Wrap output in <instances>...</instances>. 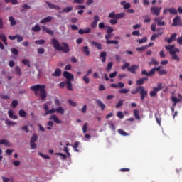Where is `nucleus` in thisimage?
<instances>
[{
    "mask_svg": "<svg viewBox=\"0 0 182 182\" xmlns=\"http://www.w3.org/2000/svg\"><path fill=\"white\" fill-rule=\"evenodd\" d=\"M87 126H89V124H87V122H85L82 127V132L84 134L87 133Z\"/></svg>",
    "mask_w": 182,
    "mask_h": 182,
    "instance_id": "nucleus-47",
    "label": "nucleus"
},
{
    "mask_svg": "<svg viewBox=\"0 0 182 182\" xmlns=\"http://www.w3.org/2000/svg\"><path fill=\"white\" fill-rule=\"evenodd\" d=\"M119 43V41L117 40H109L107 41V45H117Z\"/></svg>",
    "mask_w": 182,
    "mask_h": 182,
    "instance_id": "nucleus-32",
    "label": "nucleus"
},
{
    "mask_svg": "<svg viewBox=\"0 0 182 182\" xmlns=\"http://www.w3.org/2000/svg\"><path fill=\"white\" fill-rule=\"evenodd\" d=\"M161 69V67L158 66V67H154L152 68L149 73L146 70H143L141 71V75H146V76H154L156 75V71L159 72V74L161 76H163V75H167V71L164 69Z\"/></svg>",
    "mask_w": 182,
    "mask_h": 182,
    "instance_id": "nucleus-3",
    "label": "nucleus"
},
{
    "mask_svg": "<svg viewBox=\"0 0 182 182\" xmlns=\"http://www.w3.org/2000/svg\"><path fill=\"white\" fill-rule=\"evenodd\" d=\"M65 85H67L68 90H73L72 87V82L71 81H66Z\"/></svg>",
    "mask_w": 182,
    "mask_h": 182,
    "instance_id": "nucleus-39",
    "label": "nucleus"
},
{
    "mask_svg": "<svg viewBox=\"0 0 182 182\" xmlns=\"http://www.w3.org/2000/svg\"><path fill=\"white\" fill-rule=\"evenodd\" d=\"M85 83H86V85H89V83H90V79H89V76L88 75H84V77H82Z\"/></svg>",
    "mask_w": 182,
    "mask_h": 182,
    "instance_id": "nucleus-43",
    "label": "nucleus"
},
{
    "mask_svg": "<svg viewBox=\"0 0 182 182\" xmlns=\"http://www.w3.org/2000/svg\"><path fill=\"white\" fill-rule=\"evenodd\" d=\"M91 45H92V46H95V48H97V49L99 50H102V44L100 43L92 41L91 42Z\"/></svg>",
    "mask_w": 182,
    "mask_h": 182,
    "instance_id": "nucleus-21",
    "label": "nucleus"
},
{
    "mask_svg": "<svg viewBox=\"0 0 182 182\" xmlns=\"http://www.w3.org/2000/svg\"><path fill=\"white\" fill-rule=\"evenodd\" d=\"M109 23H111V25H116V23H117V19H111L109 20Z\"/></svg>",
    "mask_w": 182,
    "mask_h": 182,
    "instance_id": "nucleus-63",
    "label": "nucleus"
},
{
    "mask_svg": "<svg viewBox=\"0 0 182 182\" xmlns=\"http://www.w3.org/2000/svg\"><path fill=\"white\" fill-rule=\"evenodd\" d=\"M4 144V146H7V147H11V144L6 139H1L0 140V145Z\"/></svg>",
    "mask_w": 182,
    "mask_h": 182,
    "instance_id": "nucleus-22",
    "label": "nucleus"
},
{
    "mask_svg": "<svg viewBox=\"0 0 182 182\" xmlns=\"http://www.w3.org/2000/svg\"><path fill=\"white\" fill-rule=\"evenodd\" d=\"M149 78L147 77L140 78L136 81V85L141 86L142 85H144V82H147Z\"/></svg>",
    "mask_w": 182,
    "mask_h": 182,
    "instance_id": "nucleus-18",
    "label": "nucleus"
},
{
    "mask_svg": "<svg viewBox=\"0 0 182 182\" xmlns=\"http://www.w3.org/2000/svg\"><path fill=\"white\" fill-rule=\"evenodd\" d=\"M49 120H53V122L57 124H60V123H62V121H60L59 118H58V116L55 114L50 115Z\"/></svg>",
    "mask_w": 182,
    "mask_h": 182,
    "instance_id": "nucleus-16",
    "label": "nucleus"
},
{
    "mask_svg": "<svg viewBox=\"0 0 182 182\" xmlns=\"http://www.w3.org/2000/svg\"><path fill=\"white\" fill-rule=\"evenodd\" d=\"M172 26H182L181 19L180 16H176L173 20Z\"/></svg>",
    "mask_w": 182,
    "mask_h": 182,
    "instance_id": "nucleus-11",
    "label": "nucleus"
},
{
    "mask_svg": "<svg viewBox=\"0 0 182 182\" xmlns=\"http://www.w3.org/2000/svg\"><path fill=\"white\" fill-rule=\"evenodd\" d=\"M56 112L57 113H60V114H63V113H65V109L60 106L56 109Z\"/></svg>",
    "mask_w": 182,
    "mask_h": 182,
    "instance_id": "nucleus-36",
    "label": "nucleus"
},
{
    "mask_svg": "<svg viewBox=\"0 0 182 182\" xmlns=\"http://www.w3.org/2000/svg\"><path fill=\"white\" fill-rule=\"evenodd\" d=\"M151 12L156 16H159L160 15V12H161V7H156L153 6L151 8Z\"/></svg>",
    "mask_w": 182,
    "mask_h": 182,
    "instance_id": "nucleus-12",
    "label": "nucleus"
},
{
    "mask_svg": "<svg viewBox=\"0 0 182 182\" xmlns=\"http://www.w3.org/2000/svg\"><path fill=\"white\" fill-rule=\"evenodd\" d=\"M130 66V63H125L122 67V70H124V69H129V67Z\"/></svg>",
    "mask_w": 182,
    "mask_h": 182,
    "instance_id": "nucleus-58",
    "label": "nucleus"
},
{
    "mask_svg": "<svg viewBox=\"0 0 182 182\" xmlns=\"http://www.w3.org/2000/svg\"><path fill=\"white\" fill-rule=\"evenodd\" d=\"M6 123L8 126H16V122L14 121H11L9 119L6 120Z\"/></svg>",
    "mask_w": 182,
    "mask_h": 182,
    "instance_id": "nucleus-44",
    "label": "nucleus"
},
{
    "mask_svg": "<svg viewBox=\"0 0 182 182\" xmlns=\"http://www.w3.org/2000/svg\"><path fill=\"white\" fill-rule=\"evenodd\" d=\"M18 114L20 117H26V112L23 109L19 110Z\"/></svg>",
    "mask_w": 182,
    "mask_h": 182,
    "instance_id": "nucleus-46",
    "label": "nucleus"
},
{
    "mask_svg": "<svg viewBox=\"0 0 182 182\" xmlns=\"http://www.w3.org/2000/svg\"><path fill=\"white\" fill-rule=\"evenodd\" d=\"M124 16H126V13L124 12H121L119 14H117L114 13V11H112L111 13L109 14L108 15V18H111L112 19H123V18H124Z\"/></svg>",
    "mask_w": 182,
    "mask_h": 182,
    "instance_id": "nucleus-6",
    "label": "nucleus"
},
{
    "mask_svg": "<svg viewBox=\"0 0 182 182\" xmlns=\"http://www.w3.org/2000/svg\"><path fill=\"white\" fill-rule=\"evenodd\" d=\"M138 42L139 43H144L145 42H147V37H144L141 39H139Z\"/></svg>",
    "mask_w": 182,
    "mask_h": 182,
    "instance_id": "nucleus-61",
    "label": "nucleus"
},
{
    "mask_svg": "<svg viewBox=\"0 0 182 182\" xmlns=\"http://www.w3.org/2000/svg\"><path fill=\"white\" fill-rule=\"evenodd\" d=\"M165 49L169 50V54L171 55L173 60H176V62L180 60V57L177 55V53H180V49L176 48L175 45L166 46H165Z\"/></svg>",
    "mask_w": 182,
    "mask_h": 182,
    "instance_id": "nucleus-4",
    "label": "nucleus"
},
{
    "mask_svg": "<svg viewBox=\"0 0 182 182\" xmlns=\"http://www.w3.org/2000/svg\"><path fill=\"white\" fill-rule=\"evenodd\" d=\"M32 31H33V32H39L41 31V26H39V25L36 24L35 25V26L32 27Z\"/></svg>",
    "mask_w": 182,
    "mask_h": 182,
    "instance_id": "nucleus-40",
    "label": "nucleus"
},
{
    "mask_svg": "<svg viewBox=\"0 0 182 182\" xmlns=\"http://www.w3.org/2000/svg\"><path fill=\"white\" fill-rule=\"evenodd\" d=\"M9 21L11 26H15V25H16V21H15V18H14V16H11L9 18Z\"/></svg>",
    "mask_w": 182,
    "mask_h": 182,
    "instance_id": "nucleus-29",
    "label": "nucleus"
},
{
    "mask_svg": "<svg viewBox=\"0 0 182 182\" xmlns=\"http://www.w3.org/2000/svg\"><path fill=\"white\" fill-rule=\"evenodd\" d=\"M163 90V84L159 83L157 87H155L153 88V90H154L156 93L158 92H160V90Z\"/></svg>",
    "mask_w": 182,
    "mask_h": 182,
    "instance_id": "nucleus-24",
    "label": "nucleus"
},
{
    "mask_svg": "<svg viewBox=\"0 0 182 182\" xmlns=\"http://www.w3.org/2000/svg\"><path fill=\"white\" fill-rule=\"evenodd\" d=\"M1 178H2V180H3V182H9V181L14 182L13 180H11V178H6V177H5V176H2Z\"/></svg>",
    "mask_w": 182,
    "mask_h": 182,
    "instance_id": "nucleus-60",
    "label": "nucleus"
},
{
    "mask_svg": "<svg viewBox=\"0 0 182 182\" xmlns=\"http://www.w3.org/2000/svg\"><path fill=\"white\" fill-rule=\"evenodd\" d=\"M22 63H23V65H26L28 68H31V62H29L28 60H26V59L23 60Z\"/></svg>",
    "mask_w": 182,
    "mask_h": 182,
    "instance_id": "nucleus-54",
    "label": "nucleus"
},
{
    "mask_svg": "<svg viewBox=\"0 0 182 182\" xmlns=\"http://www.w3.org/2000/svg\"><path fill=\"white\" fill-rule=\"evenodd\" d=\"M46 85H36L31 87V90H33L34 92L35 96H38L39 95L41 100H45L46 97H48V94L46 93ZM40 92V94H39Z\"/></svg>",
    "mask_w": 182,
    "mask_h": 182,
    "instance_id": "nucleus-2",
    "label": "nucleus"
},
{
    "mask_svg": "<svg viewBox=\"0 0 182 182\" xmlns=\"http://www.w3.org/2000/svg\"><path fill=\"white\" fill-rule=\"evenodd\" d=\"M54 102H55V106H57L58 107H60V100H59V98L56 97L55 100H54Z\"/></svg>",
    "mask_w": 182,
    "mask_h": 182,
    "instance_id": "nucleus-55",
    "label": "nucleus"
},
{
    "mask_svg": "<svg viewBox=\"0 0 182 182\" xmlns=\"http://www.w3.org/2000/svg\"><path fill=\"white\" fill-rule=\"evenodd\" d=\"M70 11H73V6H67L63 9L62 12L68 14V12H70Z\"/></svg>",
    "mask_w": 182,
    "mask_h": 182,
    "instance_id": "nucleus-31",
    "label": "nucleus"
},
{
    "mask_svg": "<svg viewBox=\"0 0 182 182\" xmlns=\"http://www.w3.org/2000/svg\"><path fill=\"white\" fill-rule=\"evenodd\" d=\"M112 68H113V63H112V62L109 63L106 68V72H110V70H112Z\"/></svg>",
    "mask_w": 182,
    "mask_h": 182,
    "instance_id": "nucleus-42",
    "label": "nucleus"
},
{
    "mask_svg": "<svg viewBox=\"0 0 182 182\" xmlns=\"http://www.w3.org/2000/svg\"><path fill=\"white\" fill-rule=\"evenodd\" d=\"M155 119L159 126H161V117L160 114H155Z\"/></svg>",
    "mask_w": 182,
    "mask_h": 182,
    "instance_id": "nucleus-27",
    "label": "nucleus"
},
{
    "mask_svg": "<svg viewBox=\"0 0 182 182\" xmlns=\"http://www.w3.org/2000/svg\"><path fill=\"white\" fill-rule=\"evenodd\" d=\"M35 43L36 45H44V43H46V41L43 39L36 40Z\"/></svg>",
    "mask_w": 182,
    "mask_h": 182,
    "instance_id": "nucleus-41",
    "label": "nucleus"
},
{
    "mask_svg": "<svg viewBox=\"0 0 182 182\" xmlns=\"http://www.w3.org/2000/svg\"><path fill=\"white\" fill-rule=\"evenodd\" d=\"M15 71L16 72V74L18 75V76H21V75H22V71L21 70V68H19V66L15 67Z\"/></svg>",
    "mask_w": 182,
    "mask_h": 182,
    "instance_id": "nucleus-49",
    "label": "nucleus"
},
{
    "mask_svg": "<svg viewBox=\"0 0 182 182\" xmlns=\"http://www.w3.org/2000/svg\"><path fill=\"white\" fill-rule=\"evenodd\" d=\"M107 28V34H112L113 33V28L109 26H106Z\"/></svg>",
    "mask_w": 182,
    "mask_h": 182,
    "instance_id": "nucleus-48",
    "label": "nucleus"
},
{
    "mask_svg": "<svg viewBox=\"0 0 182 182\" xmlns=\"http://www.w3.org/2000/svg\"><path fill=\"white\" fill-rule=\"evenodd\" d=\"M131 93L132 95H136V93H139L141 96V100L142 102H144V99H146V97H147L148 96L147 90H144V87L143 86L136 87L135 90H132Z\"/></svg>",
    "mask_w": 182,
    "mask_h": 182,
    "instance_id": "nucleus-5",
    "label": "nucleus"
},
{
    "mask_svg": "<svg viewBox=\"0 0 182 182\" xmlns=\"http://www.w3.org/2000/svg\"><path fill=\"white\" fill-rule=\"evenodd\" d=\"M96 103L99 106V107L101 108V110L103 111V110H105V109H106V105L103 103V102H102V100H97Z\"/></svg>",
    "mask_w": 182,
    "mask_h": 182,
    "instance_id": "nucleus-19",
    "label": "nucleus"
},
{
    "mask_svg": "<svg viewBox=\"0 0 182 182\" xmlns=\"http://www.w3.org/2000/svg\"><path fill=\"white\" fill-rule=\"evenodd\" d=\"M16 39H17V42H22V41H23V37H22L21 36L18 35V34H16Z\"/></svg>",
    "mask_w": 182,
    "mask_h": 182,
    "instance_id": "nucleus-56",
    "label": "nucleus"
},
{
    "mask_svg": "<svg viewBox=\"0 0 182 182\" xmlns=\"http://www.w3.org/2000/svg\"><path fill=\"white\" fill-rule=\"evenodd\" d=\"M106 56H107V53L103 51L100 53V57L102 58V63H105V62H106Z\"/></svg>",
    "mask_w": 182,
    "mask_h": 182,
    "instance_id": "nucleus-23",
    "label": "nucleus"
},
{
    "mask_svg": "<svg viewBox=\"0 0 182 182\" xmlns=\"http://www.w3.org/2000/svg\"><path fill=\"white\" fill-rule=\"evenodd\" d=\"M117 116V117H119V119H124V115L123 114V112H122V111L118 112Z\"/></svg>",
    "mask_w": 182,
    "mask_h": 182,
    "instance_id": "nucleus-59",
    "label": "nucleus"
},
{
    "mask_svg": "<svg viewBox=\"0 0 182 182\" xmlns=\"http://www.w3.org/2000/svg\"><path fill=\"white\" fill-rule=\"evenodd\" d=\"M149 65H155L156 66H157V65H159V61H157L156 58H152L149 63Z\"/></svg>",
    "mask_w": 182,
    "mask_h": 182,
    "instance_id": "nucleus-51",
    "label": "nucleus"
},
{
    "mask_svg": "<svg viewBox=\"0 0 182 182\" xmlns=\"http://www.w3.org/2000/svg\"><path fill=\"white\" fill-rule=\"evenodd\" d=\"M68 103L70 106H73V107H76L77 106V103L73 102L72 100H68Z\"/></svg>",
    "mask_w": 182,
    "mask_h": 182,
    "instance_id": "nucleus-52",
    "label": "nucleus"
},
{
    "mask_svg": "<svg viewBox=\"0 0 182 182\" xmlns=\"http://www.w3.org/2000/svg\"><path fill=\"white\" fill-rule=\"evenodd\" d=\"M173 41H177V34L176 33L171 34L169 38H165V42H167V43H171Z\"/></svg>",
    "mask_w": 182,
    "mask_h": 182,
    "instance_id": "nucleus-13",
    "label": "nucleus"
},
{
    "mask_svg": "<svg viewBox=\"0 0 182 182\" xmlns=\"http://www.w3.org/2000/svg\"><path fill=\"white\" fill-rule=\"evenodd\" d=\"M62 75V70L60 68H57L55 70L54 73L51 75V76H53L54 77H59Z\"/></svg>",
    "mask_w": 182,
    "mask_h": 182,
    "instance_id": "nucleus-17",
    "label": "nucleus"
},
{
    "mask_svg": "<svg viewBox=\"0 0 182 182\" xmlns=\"http://www.w3.org/2000/svg\"><path fill=\"white\" fill-rule=\"evenodd\" d=\"M130 92V90L123 88L119 91V93H121V95H126V93H129Z\"/></svg>",
    "mask_w": 182,
    "mask_h": 182,
    "instance_id": "nucleus-45",
    "label": "nucleus"
},
{
    "mask_svg": "<svg viewBox=\"0 0 182 182\" xmlns=\"http://www.w3.org/2000/svg\"><path fill=\"white\" fill-rule=\"evenodd\" d=\"M164 19V17H156L154 18V22H156L158 25V26H166V21H163Z\"/></svg>",
    "mask_w": 182,
    "mask_h": 182,
    "instance_id": "nucleus-8",
    "label": "nucleus"
},
{
    "mask_svg": "<svg viewBox=\"0 0 182 182\" xmlns=\"http://www.w3.org/2000/svg\"><path fill=\"white\" fill-rule=\"evenodd\" d=\"M11 53H13V55H15L16 56H18V55H19V51H18V49L16 48H11Z\"/></svg>",
    "mask_w": 182,
    "mask_h": 182,
    "instance_id": "nucleus-53",
    "label": "nucleus"
},
{
    "mask_svg": "<svg viewBox=\"0 0 182 182\" xmlns=\"http://www.w3.org/2000/svg\"><path fill=\"white\" fill-rule=\"evenodd\" d=\"M52 19H53L52 16H48L46 18L41 20L40 23H46L48 22H50Z\"/></svg>",
    "mask_w": 182,
    "mask_h": 182,
    "instance_id": "nucleus-25",
    "label": "nucleus"
},
{
    "mask_svg": "<svg viewBox=\"0 0 182 182\" xmlns=\"http://www.w3.org/2000/svg\"><path fill=\"white\" fill-rule=\"evenodd\" d=\"M134 116L136 120H140V112L138 109L134 110Z\"/></svg>",
    "mask_w": 182,
    "mask_h": 182,
    "instance_id": "nucleus-28",
    "label": "nucleus"
},
{
    "mask_svg": "<svg viewBox=\"0 0 182 182\" xmlns=\"http://www.w3.org/2000/svg\"><path fill=\"white\" fill-rule=\"evenodd\" d=\"M117 132L121 134V136H130V134L127 133L126 132H124V130L122 129H119Z\"/></svg>",
    "mask_w": 182,
    "mask_h": 182,
    "instance_id": "nucleus-35",
    "label": "nucleus"
},
{
    "mask_svg": "<svg viewBox=\"0 0 182 182\" xmlns=\"http://www.w3.org/2000/svg\"><path fill=\"white\" fill-rule=\"evenodd\" d=\"M82 53L86 55V56H89L90 55V51L89 50V47L88 46H84L82 48Z\"/></svg>",
    "mask_w": 182,
    "mask_h": 182,
    "instance_id": "nucleus-26",
    "label": "nucleus"
},
{
    "mask_svg": "<svg viewBox=\"0 0 182 182\" xmlns=\"http://www.w3.org/2000/svg\"><path fill=\"white\" fill-rule=\"evenodd\" d=\"M164 32H159V34H154L151 37V41H156V38H159V36H161L163 35Z\"/></svg>",
    "mask_w": 182,
    "mask_h": 182,
    "instance_id": "nucleus-33",
    "label": "nucleus"
},
{
    "mask_svg": "<svg viewBox=\"0 0 182 182\" xmlns=\"http://www.w3.org/2000/svg\"><path fill=\"white\" fill-rule=\"evenodd\" d=\"M79 144H80V142L79 141H75L74 143V145H72V147L74 149L75 151H76L77 153H79Z\"/></svg>",
    "mask_w": 182,
    "mask_h": 182,
    "instance_id": "nucleus-30",
    "label": "nucleus"
},
{
    "mask_svg": "<svg viewBox=\"0 0 182 182\" xmlns=\"http://www.w3.org/2000/svg\"><path fill=\"white\" fill-rule=\"evenodd\" d=\"M123 103H124V100H120L118 103L115 105L116 109H119L123 106Z\"/></svg>",
    "mask_w": 182,
    "mask_h": 182,
    "instance_id": "nucleus-38",
    "label": "nucleus"
},
{
    "mask_svg": "<svg viewBox=\"0 0 182 182\" xmlns=\"http://www.w3.org/2000/svg\"><path fill=\"white\" fill-rule=\"evenodd\" d=\"M51 45H53L54 49L58 52H63V53H69L70 52V48H69V44L66 42H63L62 45L56 38H53L51 40Z\"/></svg>",
    "mask_w": 182,
    "mask_h": 182,
    "instance_id": "nucleus-1",
    "label": "nucleus"
},
{
    "mask_svg": "<svg viewBox=\"0 0 182 182\" xmlns=\"http://www.w3.org/2000/svg\"><path fill=\"white\" fill-rule=\"evenodd\" d=\"M38 140V135L36 134H33L31 138L30 143H35Z\"/></svg>",
    "mask_w": 182,
    "mask_h": 182,
    "instance_id": "nucleus-34",
    "label": "nucleus"
},
{
    "mask_svg": "<svg viewBox=\"0 0 182 182\" xmlns=\"http://www.w3.org/2000/svg\"><path fill=\"white\" fill-rule=\"evenodd\" d=\"M177 43H178V45H182V36L177 38Z\"/></svg>",
    "mask_w": 182,
    "mask_h": 182,
    "instance_id": "nucleus-64",
    "label": "nucleus"
},
{
    "mask_svg": "<svg viewBox=\"0 0 182 182\" xmlns=\"http://www.w3.org/2000/svg\"><path fill=\"white\" fill-rule=\"evenodd\" d=\"M63 75L64 77H65L67 82H70L71 80H73L75 79V76L73 74L69 73L68 71H64L63 73Z\"/></svg>",
    "mask_w": 182,
    "mask_h": 182,
    "instance_id": "nucleus-9",
    "label": "nucleus"
},
{
    "mask_svg": "<svg viewBox=\"0 0 182 182\" xmlns=\"http://www.w3.org/2000/svg\"><path fill=\"white\" fill-rule=\"evenodd\" d=\"M8 114L10 119H13V120H16V119H18L17 115H14V111H12V109L8 111Z\"/></svg>",
    "mask_w": 182,
    "mask_h": 182,
    "instance_id": "nucleus-20",
    "label": "nucleus"
},
{
    "mask_svg": "<svg viewBox=\"0 0 182 182\" xmlns=\"http://www.w3.org/2000/svg\"><path fill=\"white\" fill-rule=\"evenodd\" d=\"M43 109L46 112L44 116H48V114H53V113H56V109L52 108L51 109H49V107L46 103L43 105Z\"/></svg>",
    "mask_w": 182,
    "mask_h": 182,
    "instance_id": "nucleus-7",
    "label": "nucleus"
},
{
    "mask_svg": "<svg viewBox=\"0 0 182 182\" xmlns=\"http://www.w3.org/2000/svg\"><path fill=\"white\" fill-rule=\"evenodd\" d=\"M178 97H181V99H178L175 96H172V97H171V101L173 102L172 107H176V106L177 105V103L181 102V101H182L181 95L179 94Z\"/></svg>",
    "mask_w": 182,
    "mask_h": 182,
    "instance_id": "nucleus-10",
    "label": "nucleus"
},
{
    "mask_svg": "<svg viewBox=\"0 0 182 182\" xmlns=\"http://www.w3.org/2000/svg\"><path fill=\"white\" fill-rule=\"evenodd\" d=\"M46 4L50 8V9H55V11H60V6L55 5L49 1H46Z\"/></svg>",
    "mask_w": 182,
    "mask_h": 182,
    "instance_id": "nucleus-14",
    "label": "nucleus"
},
{
    "mask_svg": "<svg viewBox=\"0 0 182 182\" xmlns=\"http://www.w3.org/2000/svg\"><path fill=\"white\" fill-rule=\"evenodd\" d=\"M1 40L3 41L4 45L6 46H8V42L6 41H7V38H6V36L4 34L1 35Z\"/></svg>",
    "mask_w": 182,
    "mask_h": 182,
    "instance_id": "nucleus-50",
    "label": "nucleus"
},
{
    "mask_svg": "<svg viewBox=\"0 0 182 182\" xmlns=\"http://www.w3.org/2000/svg\"><path fill=\"white\" fill-rule=\"evenodd\" d=\"M99 29H105L106 26H105V23L102 22L98 24Z\"/></svg>",
    "mask_w": 182,
    "mask_h": 182,
    "instance_id": "nucleus-62",
    "label": "nucleus"
},
{
    "mask_svg": "<svg viewBox=\"0 0 182 182\" xmlns=\"http://www.w3.org/2000/svg\"><path fill=\"white\" fill-rule=\"evenodd\" d=\"M168 11L171 15H177L178 14V11L174 8H170Z\"/></svg>",
    "mask_w": 182,
    "mask_h": 182,
    "instance_id": "nucleus-37",
    "label": "nucleus"
},
{
    "mask_svg": "<svg viewBox=\"0 0 182 182\" xmlns=\"http://www.w3.org/2000/svg\"><path fill=\"white\" fill-rule=\"evenodd\" d=\"M139 66L137 65H133L131 67H129L127 70L128 72H130L131 73H132L133 75L136 74V70H137V69H139Z\"/></svg>",
    "mask_w": 182,
    "mask_h": 182,
    "instance_id": "nucleus-15",
    "label": "nucleus"
},
{
    "mask_svg": "<svg viewBox=\"0 0 182 182\" xmlns=\"http://www.w3.org/2000/svg\"><path fill=\"white\" fill-rule=\"evenodd\" d=\"M146 49H147V46H142V47H139V48H136V50L138 52H143V50H146Z\"/></svg>",
    "mask_w": 182,
    "mask_h": 182,
    "instance_id": "nucleus-57",
    "label": "nucleus"
}]
</instances>
